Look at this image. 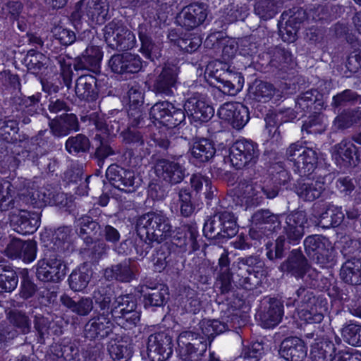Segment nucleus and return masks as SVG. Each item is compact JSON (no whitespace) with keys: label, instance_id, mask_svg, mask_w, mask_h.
<instances>
[{"label":"nucleus","instance_id":"nucleus-2","mask_svg":"<svg viewBox=\"0 0 361 361\" xmlns=\"http://www.w3.org/2000/svg\"><path fill=\"white\" fill-rule=\"evenodd\" d=\"M238 284L244 289L252 290L262 283L264 262L257 255L238 258L234 263Z\"/></svg>","mask_w":361,"mask_h":361},{"label":"nucleus","instance_id":"nucleus-48","mask_svg":"<svg viewBox=\"0 0 361 361\" xmlns=\"http://www.w3.org/2000/svg\"><path fill=\"white\" fill-rule=\"evenodd\" d=\"M16 182L11 183L7 180H0V210L8 211L16 209L15 195L16 194Z\"/></svg>","mask_w":361,"mask_h":361},{"label":"nucleus","instance_id":"nucleus-1","mask_svg":"<svg viewBox=\"0 0 361 361\" xmlns=\"http://www.w3.org/2000/svg\"><path fill=\"white\" fill-rule=\"evenodd\" d=\"M136 232L146 246L145 255L152 243L159 244L169 238L173 226L169 218L163 212H150L139 216L136 221Z\"/></svg>","mask_w":361,"mask_h":361},{"label":"nucleus","instance_id":"nucleus-36","mask_svg":"<svg viewBox=\"0 0 361 361\" xmlns=\"http://www.w3.org/2000/svg\"><path fill=\"white\" fill-rule=\"evenodd\" d=\"M335 158L341 159L345 167L355 166L359 162V151L350 141L343 140L335 146Z\"/></svg>","mask_w":361,"mask_h":361},{"label":"nucleus","instance_id":"nucleus-43","mask_svg":"<svg viewBox=\"0 0 361 361\" xmlns=\"http://www.w3.org/2000/svg\"><path fill=\"white\" fill-rule=\"evenodd\" d=\"M60 301L63 306L79 316H87L93 310V301L89 297H82L78 301H75L64 294L61 296Z\"/></svg>","mask_w":361,"mask_h":361},{"label":"nucleus","instance_id":"nucleus-11","mask_svg":"<svg viewBox=\"0 0 361 361\" xmlns=\"http://www.w3.org/2000/svg\"><path fill=\"white\" fill-rule=\"evenodd\" d=\"M173 339L169 332L151 334L147 339V352L151 361H164L173 353Z\"/></svg>","mask_w":361,"mask_h":361},{"label":"nucleus","instance_id":"nucleus-18","mask_svg":"<svg viewBox=\"0 0 361 361\" xmlns=\"http://www.w3.org/2000/svg\"><path fill=\"white\" fill-rule=\"evenodd\" d=\"M109 311L99 312L85 325V336L90 339L107 337L113 330L114 324Z\"/></svg>","mask_w":361,"mask_h":361},{"label":"nucleus","instance_id":"nucleus-21","mask_svg":"<svg viewBox=\"0 0 361 361\" xmlns=\"http://www.w3.org/2000/svg\"><path fill=\"white\" fill-rule=\"evenodd\" d=\"M281 269L298 279H303L311 271V265L300 250H293L286 260L281 264Z\"/></svg>","mask_w":361,"mask_h":361},{"label":"nucleus","instance_id":"nucleus-64","mask_svg":"<svg viewBox=\"0 0 361 361\" xmlns=\"http://www.w3.org/2000/svg\"><path fill=\"white\" fill-rule=\"evenodd\" d=\"M343 339L353 346H361V326L350 323L343 326L341 329Z\"/></svg>","mask_w":361,"mask_h":361},{"label":"nucleus","instance_id":"nucleus-29","mask_svg":"<svg viewBox=\"0 0 361 361\" xmlns=\"http://www.w3.org/2000/svg\"><path fill=\"white\" fill-rule=\"evenodd\" d=\"M269 54V66L272 71L286 73L295 65V60L290 51L281 47L271 48Z\"/></svg>","mask_w":361,"mask_h":361},{"label":"nucleus","instance_id":"nucleus-46","mask_svg":"<svg viewBox=\"0 0 361 361\" xmlns=\"http://www.w3.org/2000/svg\"><path fill=\"white\" fill-rule=\"evenodd\" d=\"M78 353L79 350L75 343L62 342L51 345L50 357L56 361H72Z\"/></svg>","mask_w":361,"mask_h":361},{"label":"nucleus","instance_id":"nucleus-51","mask_svg":"<svg viewBox=\"0 0 361 361\" xmlns=\"http://www.w3.org/2000/svg\"><path fill=\"white\" fill-rule=\"evenodd\" d=\"M18 277L11 266H0V295L10 293L17 287Z\"/></svg>","mask_w":361,"mask_h":361},{"label":"nucleus","instance_id":"nucleus-27","mask_svg":"<svg viewBox=\"0 0 361 361\" xmlns=\"http://www.w3.org/2000/svg\"><path fill=\"white\" fill-rule=\"evenodd\" d=\"M6 250L11 258H20L25 262H31L36 257L37 243L33 240L15 238L8 243Z\"/></svg>","mask_w":361,"mask_h":361},{"label":"nucleus","instance_id":"nucleus-54","mask_svg":"<svg viewBox=\"0 0 361 361\" xmlns=\"http://www.w3.org/2000/svg\"><path fill=\"white\" fill-rule=\"evenodd\" d=\"M138 36L141 42L140 51L147 59H152L156 56L157 47L153 42L146 25H140Z\"/></svg>","mask_w":361,"mask_h":361},{"label":"nucleus","instance_id":"nucleus-6","mask_svg":"<svg viewBox=\"0 0 361 361\" xmlns=\"http://www.w3.org/2000/svg\"><path fill=\"white\" fill-rule=\"evenodd\" d=\"M208 76L211 85L215 86L224 94L235 95L243 87L244 78L241 73L229 69L216 68L210 71Z\"/></svg>","mask_w":361,"mask_h":361},{"label":"nucleus","instance_id":"nucleus-37","mask_svg":"<svg viewBox=\"0 0 361 361\" xmlns=\"http://www.w3.org/2000/svg\"><path fill=\"white\" fill-rule=\"evenodd\" d=\"M324 105L323 97L317 90H310L300 94L295 102V106L304 112L321 111Z\"/></svg>","mask_w":361,"mask_h":361},{"label":"nucleus","instance_id":"nucleus-32","mask_svg":"<svg viewBox=\"0 0 361 361\" xmlns=\"http://www.w3.org/2000/svg\"><path fill=\"white\" fill-rule=\"evenodd\" d=\"M97 80L92 75H82L75 82V92L77 97L87 102L96 101L99 96Z\"/></svg>","mask_w":361,"mask_h":361},{"label":"nucleus","instance_id":"nucleus-14","mask_svg":"<svg viewBox=\"0 0 361 361\" xmlns=\"http://www.w3.org/2000/svg\"><path fill=\"white\" fill-rule=\"evenodd\" d=\"M138 276V266L131 259H127L119 263L112 264L104 270V277L109 281H116L121 283H130L137 280Z\"/></svg>","mask_w":361,"mask_h":361},{"label":"nucleus","instance_id":"nucleus-41","mask_svg":"<svg viewBox=\"0 0 361 361\" xmlns=\"http://www.w3.org/2000/svg\"><path fill=\"white\" fill-rule=\"evenodd\" d=\"M107 350L114 361H129L133 355L131 344L123 338L111 339Z\"/></svg>","mask_w":361,"mask_h":361},{"label":"nucleus","instance_id":"nucleus-5","mask_svg":"<svg viewBox=\"0 0 361 361\" xmlns=\"http://www.w3.org/2000/svg\"><path fill=\"white\" fill-rule=\"evenodd\" d=\"M259 150L256 143L247 140L235 141L229 149V159L236 169L254 166L259 158Z\"/></svg>","mask_w":361,"mask_h":361},{"label":"nucleus","instance_id":"nucleus-3","mask_svg":"<svg viewBox=\"0 0 361 361\" xmlns=\"http://www.w3.org/2000/svg\"><path fill=\"white\" fill-rule=\"evenodd\" d=\"M238 226L233 212H216L205 223L203 228L204 235L208 238H229L236 235Z\"/></svg>","mask_w":361,"mask_h":361},{"label":"nucleus","instance_id":"nucleus-60","mask_svg":"<svg viewBox=\"0 0 361 361\" xmlns=\"http://www.w3.org/2000/svg\"><path fill=\"white\" fill-rule=\"evenodd\" d=\"M125 27L121 23L116 20H112L105 25L103 29V34L108 47L113 49L115 44L117 45L118 39L121 37V33Z\"/></svg>","mask_w":361,"mask_h":361},{"label":"nucleus","instance_id":"nucleus-9","mask_svg":"<svg viewBox=\"0 0 361 361\" xmlns=\"http://www.w3.org/2000/svg\"><path fill=\"white\" fill-rule=\"evenodd\" d=\"M154 171L157 177L170 185L180 183L188 175L184 164L176 159H157L154 164Z\"/></svg>","mask_w":361,"mask_h":361},{"label":"nucleus","instance_id":"nucleus-53","mask_svg":"<svg viewBox=\"0 0 361 361\" xmlns=\"http://www.w3.org/2000/svg\"><path fill=\"white\" fill-rule=\"evenodd\" d=\"M133 308H137V300L135 296L129 294L122 295L115 298L109 312L114 318L123 314L126 311L133 310Z\"/></svg>","mask_w":361,"mask_h":361},{"label":"nucleus","instance_id":"nucleus-40","mask_svg":"<svg viewBox=\"0 0 361 361\" xmlns=\"http://www.w3.org/2000/svg\"><path fill=\"white\" fill-rule=\"evenodd\" d=\"M283 314V303L278 299L271 298L268 309L260 314L262 325L267 329L274 327L281 322Z\"/></svg>","mask_w":361,"mask_h":361},{"label":"nucleus","instance_id":"nucleus-47","mask_svg":"<svg viewBox=\"0 0 361 361\" xmlns=\"http://www.w3.org/2000/svg\"><path fill=\"white\" fill-rule=\"evenodd\" d=\"M44 133L45 131H40L37 136L32 139V147H30V150L32 151L30 152L28 157L34 163L36 162L37 165H41L42 166L43 163L48 161L47 169L50 172H53L55 171V166L56 165V160L48 159L43 157L45 154V150H43L39 145L40 142L42 141V136Z\"/></svg>","mask_w":361,"mask_h":361},{"label":"nucleus","instance_id":"nucleus-52","mask_svg":"<svg viewBox=\"0 0 361 361\" xmlns=\"http://www.w3.org/2000/svg\"><path fill=\"white\" fill-rule=\"evenodd\" d=\"M361 103V95L357 92L346 89L336 94L332 98L331 106L334 109H341L348 106H354Z\"/></svg>","mask_w":361,"mask_h":361},{"label":"nucleus","instance_id":"nucleus-17","mask_svg":"<svg viewBox=\"0 0 361 361\" xmlns=\"http://www.w3.org/2000/svg\"><path fill=\"white\" fill-rule=\"evenodd\" d=\"M111 71L116 74L135 73L142 67L141 58L129 52L114 54L108 62Z\"/></svg>","mask_w":361,"mask_h":361},{"label":"nucleus","instance_id":"nucleus-62","mask_svg":"<svg viewBox=\"0 0 361 361\" xmlns=\"http://www.w3.org/2000/svg\"><path fill=\"white\" fill-rule=\"evenodd\" d=\"M11 325L16 328L23 334H27L31 331V321L25 312L20 310L11 311L8 316Z\"/></svg>","mask_w":361,"mask_h":361},{"label":"nucleus","instance_id":"nucleus-23","mask_svg":"<svg viewBox=\"0 0 361 361\" xmlns=\"http://www.w3.org/2000/svg\"><path fill=\"white\" fill-rule=\"evenodd\" d=\"M40 214L20 209L18 214L11 216V225L16 232L25 235L33 233L39 226Z\"/></svg>","mask_w":361,"mask_h":361},{"label":"nucleus","instance_id":"nucleus-35","mask_svg":"<svg viewBox=\"0 0 361 361\" xmlns=\"http://www.w3.org/2000/svg\"><path fill=\"white\" fill-rule=\"evenodd\" d=\"M252 228L250 234L252 238H259L261 234L256 233L255 229L267 228V226H274L280 224L279 215L275 214L269 209H259L256 211L251 217Z\"/></svg>","mask_w":361,"mask_h":361},{"label":"nucleus","instance_id":"nucleus-4","mask_svg":"<svg viewBox=\"0 0 361 361\" xmlns=\"http://www.w3.org/2000/svg\"><path fill=\"white\" fill-rule=\"evenodd\" d=\"M66 255L48 250L44 257L36 267V276L43 282L58 283L66 274L67 266L63 261Z\"/></svg>","mask_w":361,"mask_h":361},{"label":"nucleus","instance_id":"nucleus-56","mask_svg":"<svg viewBox=\"0 0 361 361\" xmlns=\"http://www.w3.org/2000/svg\"><path fill=\"white\" fill-rule=\"evenodd\" d=\"M254 11L262 20H269L274 18L279 11L277 1L276 0H256Z\"/></svg>","mask_w":361,"mask_h":361},{"label":"nucleus","instance_id":"nucleus-42","mask_svg":"<svg viewBox=\"0 0 361 361\" xmlns=\"http://www.w3.org/2000/svg\"><path fill=\"white\" fill-rule=\"evenodd\" d=\"M72 229L68 226L57 228L54 233V243L51 251L66 255L73 250L71 242Z\"/></svg>","mask_w":361,"mask_h":361},{"label":"nucleus","instance_id":"nucleus-58","mask_svg":"<svg viewBox=\"0 0 361 361\" xmlns=\"http://www.w3.org/2000/svg\"><path fill=\"white\" fill-rule=\"evenodd\" d=\"M24 63L30 73L37 74L46 68L47 57L41 52L30 49L24 58Z\"/></svg>","mask_w":361,"mask_h":361},{"label":"nucleus","instance_id":"nucleus-45","mask_svg":"<svg viewBox=\"0 0 361 361\" xmlns=\"http://www.w3.org/2000/svg\"><path fill=\"white\" fill-rule=\"evenodd\" d=\"M276 89L268 82L255 80L249 88V97L259 102H269L275 94Z\"/></svg>","mask_w":361,"mask_h":361},{"label":"nucleus","instance_id":"nucleus-10","mask_svg":"<svg viewBox=\"0 0 361 361\" xmlns=\"http://www.w3.org/2000/svg\"><path fill=\"white\" fill-rule=\"evenodd\" d=\"M352 247H344L342 252L346 261L343 264L340 276L346 283L352 286L361 285V258L355 255L356 241L351 242Z\"/></svg>","mask_w":361,"mask_h":361},{"label":"nucleus","instance_id":"nucleus-59","mask_svg":"<svg viewBox=\"0 0 361 361\" xmlns=\"http://www.w3.org/2000/svg\"><path fill=\"white\" fill-rule=\"evenodd\" d=\"M319 111H314L302 126V130L309 134H319L326 130V125L324 121V116Z\"/></svg>","mask_w":361,"mask_h":361},{"label":"nucleus","instance_id":"nucleus-12","mask_svg":"<svg viewBox=\"0 0 361 361\" xmlns=\"http://www.w3.org/2000/svg\"><path fill=\"white\" fill-rule=\"evenodd\" d=\"M179 68L174 64H165L153 83V90L156 94L171 97L177 88Z\"/></svg>","mask_w":361,"mask_h":361},{"label":"nucleus","instance_id":"nucleus-15","mask_svg":"<svg viewBox=\"0 0 361 361\" xmlns=\"http://www.w3.org/2000/svg\"><path fill=\"white\" fill-rule=\"evenodd\" d=\"M184 112L195 122H207L214 115V109L206 102L204 95L192 94L185 102Z\"/></svg>","mask_w":361,"mask_h":361},{"label":"nucleus","instance_id":"nucleus-26","mask_svg":"<svg viewBox=\"0 0 361 361\" xmlns=\"http://www.w3.org/2000/svg\"><path fill=\"white\" fill-rule=\"evenodd\" d=\"M294 189L300 199L312 202L321 196L325 190V186L324 182L322 180H313L307 176H300L297 180Z\"/></svg>","mask_w":361,"mask_h":361},{"label":"nucleus","instance_id":"nucleus-7","mask_svg":"<svg viewBox=\"0 0 361 361\" xmlns=\"http://www.w3.org/2000/svg\"><path fill=\"white\" fill-rule=\"evenodd\" d=\"M106 176L115 188L126 193L135 192L142 183L140 177L135 171L116 164H111L107 168Z\"/></svg>","mask_w":361,"mask_h":361},{"label":"nucleus","instance_id":"nucleus-30","mask_svg":"<svg viewBox=\"0 0 361 361\" xmlns=\"http://www.w3.org/2000/svg\"><path fill=\"white\" fill-rule=\"evenodd\" d=\"M236 193L247 207H255L263 202L262 185L242 180L238 183Z\"/></svg>","mask_w":361,"mask_h":361},{"label":"nucleus","instance_id":"nucleus-39","mask_svg":"<svg viewBox=\"0 0 361 361\" xmlns=\"http://www.w3.org/2000/svg\"><path fill=\"white\" fill-rule=\"evenodd\" d=\"M336 348L334 343L327 338H321L312 345L311 356L312 361H334Z\"/></svg>","mask_w":361,"mask_h":361},{"label":"nucleus","instance_id":"nucleus-55","mask_svg":"<svg viewBox=\"0 0 361 361\" xmlns=\"http://www.w3.org/2000/svg\"><path fill=\"white\" fill-rule=\"evenodd\" d=\"M91 279L90 271L83 268H79L72 271L68 277L69 286L75 292L82 291Z\"/></svg>","mask_w":361,"mask_h":361},{"label":"nucleus","instance_id":"nucleus-25","mask_svg":"<svg viewBox=\"0 0 361 361\" xmlns=\"http://www.w3.org/2000/svg\"><path fill=\"white\" fill-rule=\"evenodd\" d=\"M103 57V52L99 46H88L85 53L76 57L73 68L75 71L88 70L94 73L99 71Z\"/></svg>","mask_w":361,"mask_h":361},{"label":"nucleus","instance_id":"nucleus-63","mask_svg":"<svg viewBox=\"0 0 361 361\" xmlns=\"http://www.w3.org/2000/svg\"><path fill=\"white\" fill-rule=\"evenodd\" d=\"M113 290L109 286H103L99 287L93 293V298L95 303L98 305L100 311H110L111 306V300L113 297Z\"/></svg>","mask_w":361,"mask_h":361},{"label":"nucleus","instance_id":"nucleus-34","mask_svg":"<svg viewBox=\"0 0 361 361\" xmlns=\"http://www.w3.org/2000/svg\"><path fill=\"white\" fill-rule=\"evenodd\" d=\"M317 302L318 299L314 292L310 288L301 286L295 290L293 296L288 298L286 305L295 307L300 313L315 306Z\"/></svg>","mask_w":361,"mask_h":361},{"label":"nucleus","instance_id":"nucleus-61","mask_svg":"<svg viewBox=\"0 0 361 361\" xmlns=\"http://www.w3.org/2000/svg\"><path fill=\"white\" fill-rule=\"evenodd\" d=\"M178 348L207 346L204 337L192 331H183L178 337Z\"/></svg>","mask_w":361,"mask_h":361},{"label":"nucleus","instance_id":"nucleus-38","mask_svg":"<svg viewBox=\"0 0 361 361\" xmlns=\"http://www.w3.org/2000/svg\"><path fill=\"white\" fill-rule=\"evenodd\" d=\"M296 160V164L293 166L295 173L300 176H307L315 169L317 164V152L312 148L307 147L302 152L301 157Z\"/></svg>","mask_w":361,"mask_h":361},{"label":"nucleus","instance_id":"nucleus-49","mask_svg":"<svg viewBox=\"0 0 361 361\" xmlns=\"http://www.w3.org/2000/svg\"><path fill=\"white\" fill-rule=\"evenodd\" d=\"M334 123L339 130L361 126V108L343 110L335 118Z\"/></svg>","mask_w":361,"mask_h":361},{"label":"nucleus","instance_id":"nucleus-31","mask_svg":"<svg viewBox=\"0 0 361 361\" xmlns=\"http://www.w3.org/2000/svg\"><path fill=\"white\" fill-rule=\"evenodd\" d=\"M80 4L81 12L92 22L104 23L109 10L107 0H81Z\"/></svg>","mask_w":361,"mask_h":361},{"label":"nucleus","instance_id":"nucleus-24","mask_svg":"<svg viewBox=\"0 0 361 361\" xmlns=\"http://www.w3.org/2000/svg\"><path fill=\"white\" fill-rule=\"evenodd\" d=\"M76 232L78 236L83 239L87 245L93 243L94 238H100L102 221L93 219L90 215H83L76 219Z\"/></svg>","mask_w":361,"mask_h":361},{"label":"nucleus","instance_id":"nucleus-50","mask_svg":"<svg viewBox=\"0 0 361 361\" xmlns=\"http://www.w3.org/2000/svg\"><path fill=\"white\" fill-rule=\"evenodd\" d=\"M122 142L125 145H129L134 148H140L143 152V154H149V150L146 148L144 149L145 145V138L143 133L135 128V127L128 126L127 129L121 133Z\"/></svg>","mask_w":361,"mask_h":361},{"label":"nucleus","instance_id":"nucleus-19","mask_svg":"<svg viewBox=\"0 0 361 361\" xmlns=\"http://www.w3.org/2000/svg\"><path fill=\"white\" fill-rule=\"evenodd\" d=\"M218 115L237 129L242 128L250 118L248 109L240 103H225L219 108Z\"/></svg>","mask_w":361,"mask_h":361},{"label":"nucleus","instance_id":"nucleus-22","mask_svg":"<svg viewBox=\"0 0 361 361\" xmlns=\"http://www.w3.org/2000/svg\"><path fill=\"white\" fill-rule=\"evenodd\" d=\"M305 342L298 337L286 338L280 344L279 354L286 361H302L307 356Z\"/></svg>","mask_w":361,"mask_h":361},{"label":"nucleus","instance_id":"nucleus-16","mask_svg":"<svg viewBox=\"0 0 361 361\" xmlns=\"http://www.w3.org/2000/svg\"><path fill=\"white\" fill-rule=\"evenodd\" d=\"M140 292L145 308L164 307L169 298V288L162 283L147 281L142 286Z\"/></svg>","mask_w":361,"mask_h":361},{"label":"nucleus","instance_id":"nucleus-28","mask_svg":"<svg viewBox=\"0 0 361 361\" xmlns=\"http://www.w3.org/2000/svg\"><path fill=\"white\" fill-rule=\"evenodd\" d=\"M190 151L192 159L198 163L210 161L215 156L216 147L214 142L206 137H195L192 139Z\"/></svg>","mask_w":361,"mask_h":361},{"label":"nucleus","instance_id":"nucleus-44","mask_svg":"<svg viewBox=\"0 0 361 361\" xmlns=\"http://www.w3.org/2000/svg\"><path fill=\"white\" fill-rule=\"evenodd\" d=\"M344 219L345 214L341 207L329 204L320 214L318 225L324 228L336 227L343 222Z\"/></svg>","mask_w":361,"mask_h":361},{"label":"nucleus","instance_id":"nucleus-33","mask_svg":"<svg viewBox=\"0 0 361 361\" xmlns=\"http://www.w3.org/2000/svg\"><path fill=\"white\" fill-rule=\"evenodd\" d=\"M230 262V259L226 252L223 253L219 259V270L216 285L220 289L221 294L228 293L234 289Z\"/></svg>","mask_w":361,"mask_h":361},{"label":"nucleus","instance_id":"nucleus-8","mask_svg":"<svg viewBox=\"0 0 361 361\" xmlns=\"http://www.w3.org/2000/svg\"><path fill=\"white\" fill-rule=\"evenodd\" d=\"M149 117L169 128H173L185 121V114L183 109L176 107L171 102L161 101L151 107Z\"/></svg>","mask_w":361,"mask_h":361},{"label":"nucleus","instance_id":"nucleus-20","mask_svg":"<svg viewBox=\"0 0 361 361\" xmlns=\"http://www.w3.org/2000/svg\"><path fill=\"white\" fill-rule=\"evenodd\" d=\"M48 126L51 134L56 137L68 135L80 130L78 116L73 113H63L54 118H49Z\"/></svg>","mask_w":361,"mask_h":361},{"label":"nucleus","instance_id":"nucleus-57","mask_svg":"<svg viewBox=\"0 0 361 361\" xmlns=\"http://www.w3.org/2000/svg\"><path fill=\"white\" fill-rule=\"evenodd\" d=\"M90 141L86 135L77 134L68 138L65 147L70 154H78L87 152L90 150Z\"/></svg>","mask_w":361,"mask_h":361},{"label":"nucleus","instance_id":"nucleus-13","mask_svg":"<svg viewBox=\"0 0 361 361\" xmlns=\"http://www.w3.org/2000/svg\"><path fill=\"white\" fill-rule=\"evenodd\" d=\"M208 6L204 3L195 2L183 8L177 16L178 23L188 30H193L206 20Z\"/></svg>","mask_w":361,"mask_h":361}]
</instances>
